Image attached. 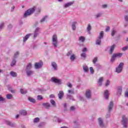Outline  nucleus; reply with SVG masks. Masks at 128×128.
I'll return each instance as SVG.
<instances>
[{"instance_id": "obj_54", "label": "nucleus", "mask_w": 128, "mask_h": 128, "mask_svg": "<svg viewBox=\"0 0 128 128\" xmlns=\"http://www.w3.org/2000/svg\"><path fill=\"white\" fill-rule=\"evenodd\" d=\"M125 96L128 98V88H127L125 92Z\"/></svg>"}, {"instance_id": "obj_55", "label": "nucleus", "mask_w": 128, "mask_h": 128, "mask_svg": "<svg viewBox=\"0 0 128 128\" xmlns=\"http://www.w3.org/2000/svg\"><path fill=\"white\" fill-rule=\"evenodd\" d=\"M79 100H80L82 102H84V97L82 96H79Z\"/></svg>"}, {"instance_id": "obj_2", "label": "nucleus", "mask_w": 128, "mask_h": 128, "mask_svg": "<svg viewBox=\"0 0 128 128\" xmlns=\"http://www.w3.org/2000/svg\"><path fill=\"white\" fill-rule=\"evenodd\" d=\"M104 38V32L102 31L100 32L99 36L97 38L96 41V44L97 46H100V44L102 43V40Z\"/></svg>"}, {"instance_id": "obj_4", "label": "nucleus", "mask_w": 128, "mask_h": 128, "mask_svg": "<svg viewBox=\"0 0 128 128\" xmlns=\"http://www.w3.org/2000/svg\"><path fill=\"white\" fill-rule=\"evenodd\" d=\"M51 82H54V84H57L60 85L62 84V81L60 79L57 78L56 77H52L50 79Z\"/></svg>"}, {"instance_id": "obj_22", "label": "nucleus", "mask_w": 128, "mask_h": 128, "mask_svg": "<svg viewBox=\"0 0 128 128\" xmlns=\"http://www.w3.org/2000/svg\"><path fill=\"white\" fill-rule=\"evenodd\" d=\"M104 96L106 100H108V96H110V92H108V90H105L104 92Z\"/></svg>"}, {"instance_id": "obj_6", "label": "nucleus", "mask_w": 128, "mask_h": 128, "mask_svg": "<svg viewBox=\"0 0 128 128\" xmlns=\"http://www.w3.org/2000/svg\"><path fill=\"white\" fill-rule=\"evenodd\" d=\"M122 53H116L112 54V58L110 60L111 62H114L116 58H122Z\"/></svg>"}, {"instance_id": "obj_58", "label": "nucleus", "mask_w": 128, "mask_h": 128, "mask_svg": "<svg viewBox=\"0 0 128 128\" xmlns=\"http://www.w3.org/2000/svg\"><path fill=\"white\" fill-rule=\"evenodd\" d=\"M110 26H108L106 28L105 32H110Z\"/></svg>"}, {"instance_id": "obj_32", "label": "nucleus", "mask_w": 128, "mask_h": 128, "mask_svg": "<svg viewBox=\"0 0 128 128\" xmlns=\"http://www.w3.org/2000/svg\"><path fill=\"white\" fill-rule=\"evenodd\" d=\"M116 34V30L114 28L112 29L111 32L112 36H114Z\"/></svg>"}, {"instance_id": "obj_28", "label": "nucleus", "mask_w": 128, "mask_h": 128, "mask_svg": "<svg viewBox=\"0 0 128 128\" xmlns=\"http://www.w3.org/2000/svg\"><path fill=\"white\" fill-rule=\"evenodd\" d=\"M66 96H67V98H68L70 100H72L73 102L74 101V97H72V95L67 94Z\"/></svg>"}, {"instance_id": "obj_7", "label": "nucleus", "mask_w": 128, "mask_h": 128, "mask_svg": "<svg viewBox=\"0 0 128 128\" xmlns=\"http://www.w3.org/2000/svg\"><path fill=\"white\" fill-rule=\"evenodd\" d=\"M113 106H114V102H110L109 105L108 106V114L106 116V118H110V112H112V110Z\"/></svg>"}, {"instance_id": "obj_51", "label": "nucleus", "mask_w": 128, "mask_h": 128, "mask_svg": "<svg viewBox=\"0 0 128 128\" xmlns=\"http://www.w3.org/2000/svg\"><path fill=\"white\" fill-rule=\"evenodd\" d=\"M90 74H94V68H92V67H90Z\"/></svg>"}, {"instance_id": "obj_37", "label": "nucleus", "mask_w": 128, "mask_h": 128, "mask_svg": "<svg viewBox=\"0 0 128 128\" xmlns=\"http://www.w3.org/2000/svg\"><path fill=\"white\" fill-rule=\"evenodd\" d=\"M70 60L71 62H74V60H76V55L74 54L71 55Z\"/></svg>"}, {"instance_id": "obj_13", "label": "nucleus", "mask_w": 128, "mask_h": 128, "mask_svg": "<svg viewBox=\"0 0 128 128\" xmlns=\"http://www.w3.org/2000/svg\"><path fill=\"white\" fill-rule=\"evenodd\" d=\"M32 35V34L30 33L26 34L23 38V42H26V40H28L29 38Z\"/></svg>"}, {"instance_id": "obj_17", "label": "nucleus", "mask_w": 128, "mask_h": 128, "mask_svg": "<svg viewBox=\"0 0 128 128\" xmlns=\"http://www.w3.org/2000/svg\"><path fill=\"white\" fill-rule=\"evenodd\" d=\"M98 122L100 126H101V128L104 127V121L102 120V118H98Z\"/></svg>"}, {"instance_id": "obj_9", "label": "nucleus", "mask_w": 128, "mask_h": 128, "mask_svg": "<svg viewBox=\"0 0 128 128\" xmlns=\"http://www.w3.org/2000/svg\"><path fill=\"white\" fill-rule=\"evenodd\" d=\"M127 124H128V118L126 117V116H122V124L124 126V128H127Z\"/></svg>"}, {"instance_id": "obj_8", "label": "nucleus", "mask_w": 128, "mask_h": 128, "mask_svg": "<svg viewBox=\"0 0 128 128\" xmlns=\"http://www.w3.org/2000/svg\"><path fill=\"white\" fill-rule=\"evenodd\" d=\"M85 96L88 100H90L92 98V90L90 89L86 90L85 92Z\"/></svg>"}, {"instance_id": "obj_11", "label": "nucleus", "mask_w": 128, "mask_h": 128, "mask_svg": "<svg viewBox=\"0 0 128 128\" xmlns=\"http://www.w3.org/2000/svg\"><path fill=\"white\" fill-rule=\"evenodd\" d=\"M38 34H40V28H37L35 30V31L34 32V36H33L34 40H36V38H38Z\"/></svg>"}, {"instance_id": "obj_42", "label": "nucleus", "mask_w": 128, "mask_h": 128, "mask_svg": "<svg viewBox=\"0 0 128 128\" xmlns=\"http://www.w3.org/2000/svg\"><path fill=\"white\" fill-rule=\"evenodd\" d=\"M48 18V16H44L42 19L40 20V22L42 23L44 22L46 20V18Z\"/></svg>"}, {"instance_id": "obj_57", "label": "nucleus", "mask_w": 128, "mask_h": 128, "mask_svg": "<svg viewBox=\"0 0 128 128\" xmlns=\"http://www.w3.org/2000/svg\"><path fill=\"white\" fill-rule=\"evenodd\" d=\"M68 106V104L66 103H64V110H66V106Z\"/></svg>"}, {"instance_id": "obj_14", "label": "nucleus", "mask_w": 128, "mask_h": 128, "mask_svg": "<svg viewBox=\"0 0 128 128\" xmlns=\"http://www.w3.org/2000/svg\"><path fill=\"white\" fill-rule=\"evenodd\" d=\"M110 50H109V54H112V52H114V48H116V45L113 44L112 46H109Z\"/></svg>"}, {"instance_id": "obj_5", "label": "nucleus", "mask_w": 128, "mask_h": 128, "mask_svg": "<svg viewBox=\"0 0 128 128\" xmlns=\"http://www.w3.org/2000/svg\"><path fill=\"white\" fill-rule=\"evenodd\" d=\"M124 66V62H120L118 66L116 68V72L117 74H120L122 72Z\"/></svg>"}, {"instance_id": "obj_62", "label": "nucleus", "mask_w": 128, "mask_h": 128, "mask_svg": "<svg viewBox=\"0 0 128 128\" xmlns=\"http://www.w3.org/2000/svg\"><path fill=\"white\" fill-rule=\"evenodd\" d=\"M10 91L12 94H16V90H14L11 89Z\"/></svg>"}, {"instance_id": "obj_24", "label": "nucleus", "mask_w": 128, "mask_h": 128, "mask_svg": "<svg viewBox=\"0 0 128 128\" xmlns=\"http://www.w3.org/2000/svg\"><path fill=\"white\" fill-rule=\"evenodd\" d=\"M83 70H84V72H88V66L86 64L83 66Z\"/></svg>"}, {"instance_id": "obj_27", "label": "nucleus", "mask_w": 128, "mask_h": 128, "mask_svg": "<svg viewBox=\"0 0 128 128\" xmlns=\"http://www.w3.org/2000/svg\"><path fill=\"white\" fill-rule=\"evenodd\" d=\"M28 100L30 102H32V104H36V99L33 98L31 97H28Z\"/></svg>"}, {"instance_id": "obj_46", "label": "nucleus", "mask_w": 128, "mask_h": 128, "mask_svg": "<svg viewBox=\"0 0 128 128\" xmlns=\"http://www.w3.org/2000/svg\"><path fill=\"white\" fill-rule=\"evenodd\" d=\"M110 84V80H107L105 84L106 86H108Z\"/></svg>"}, {"instance_id": "obj_40", "label": "nucleus", "mask_w": 128, "mask_h": 128, "mask_svg": "<svg viewBox=\"0 0 128 128\" xmlns=\"http://www.w3.org/2000/svg\"><path fill=\"white\" fill-rule=\"evenodd\" d=\"M40 122V118H34V124H37V122Z\"/></svg>"}, {"instance_id": "obj_43", "label": "nucleus", "mask_w": 128, "mask_h": 128, "mask_svg": "<svg viewBox=\"0 0 128 128\" xmlns=\"http://www.w3.org/2000/svg\"><path fill=\"white\" fill-rule=\"evenodd\" d=\"M96 62H98V57H95L92 60L94 64H96Z\"/></svg>"}, {"instance_id": "obj_26", "label": "nucleus", "mask_w": 128, "mask_h": 128, "mask_svg": "<svg viewBox=\"0 0 128 128\" xmlns=\"http://www.w3.org/2000/svg\"><path fill=\"white\" fill-rule=\"evenodd\" d=\"M10 74L12 76H13V78H16V76H18V74L16 72H14V71H11L10 72Z\"/></svg>"}, {"instance_id": "obj_19", "label": "nucleus", "mask_w": 128, "mask_h": 128, "mask_svg": "<svg viewBox=\"0 0 128 128\" xmlns=\"http://www.w3.org/2000/svg\"><path fill=\"white\" fill-rule=\"evenodd\" d=\"M86 30L88 34H90V30H92V26H90V24H88Z\"/></svg>"}, {"instance_id": "obj_38", "label": "nucleus", "mask_w": 128, "mask_h": 128, "mask_svg": "<svg viewBox=\"0 0 128 128\" xmlns=\"http://www.w3.org/2000/svg\"><path fill=\"white\" fill-rule=\"evenodd\" d=\"M7 100H12V94H8L6 96Z\"/></svg>"}, {"instance_id": "obj_1", "label": "nucleus", "mask_w": 128, "mask_h": 128, "mask_svg": "<svg viewBox=\"0 0 128 128\" xmlns=\"http://www.w3.org/2000/svg\"><path fill=\"white\" fill-rule=\"evenodd\" d=\"M36 10V8L34 7L32 8H30V9L28 10L24 14V18H27V16H30L31 14H32L34 12V11Z\"/></svg>"}, {"instance_id": "obj_3", "label": "nucleus", "mask_w": 128, "mask_h": 128, "mask_svg": "<svg viewBox=\"0 0 128 128\" xmlns=\"http://www.w3.org/2000/svg\"><path fill=\"white\" fill-rule=\"evenodd\" d=\"M52 44L54 48L58 47V36L54 34L52 38Z\"/></svg>"}, {"instance_id": "obj_31", "label": "nucleus", "mask_w": 128, "mask_h": 128, "mask_svg": "<svg viewBox=\"0 0 128 128\" xmlns=\"http://www.w3.org/2000/svg\"><path fill=\"white\" fill-rule=\"evenodd\" d=\"M6 124H8V126H10L12 127H14L15 126L14 124L10 122V121H6Z\"/></svg>"}, {"instance_id": "obj_12", "label": "nucleus", "mask_w": 128, "mask_h": 128, "mask_svg": "<svg viewBox=\"0 0 128 128\" xmlns=\"http://www.w3.org/2000/svg\"><path fill=\"white\" fill-rule=\"evenodd\" d=\"M43 64H44V63L42 61L38 62H36L35 63V65H34L35 68H36V70L38 68H40L42 66Z\"/></svg>"}, {"instance_id": "obj_20", "label": "nucleus", "mask_w": 128, "mask_h": 128, "mask_svg": "<svg viewBox=\"0 0 128 128\" xmlns=\"http://www.w3.org/2000/svg\"><path fill=\"white\" fill-rule=\"evenodd\" d=\"M117 92L118 94H122V86H119L117 88Z\"/></svg>"}, {"instance_id": "obj_41", "label": "nucleus", "mask_w": 128, "mask_h": 128, "mask_svg": "<svg viewBox=\"0 0 128 128\" xmlns=\"http://www.w3.org/2000/svg\"><path fill=\"white\" fill-rule=\"evenodd\" d=\"M80 56L83 58H86V54L85 52H82Z\"/></svg>"}, {"instance_id": "obj_45", "label": "nucleus", "mask_w": 128, "mask_h": 128, "mask_svg": "<svg viewBox=\"0 0 128 128\" xmlns=\"http://www.w3.org/2000/svg\"><path fill=\"white\" fill-rule=\"evenodd\" d=\"M4 23L2 22L0 24V30H2V28H4Z\"/></svg>"}, {"instance_id": "obj_30", "label": "nucleus", "mask_w": 128, "mask_h": 128, "mask_svg": "<svg viewBox=\"0 0 128 128\" xmlns=\"http://www.w3.org/2000/svg\"><path fill=\"white\" fill-rule=\"evenodd\" d=\"M42 106L46 108H50V103H43Z\"/></svg>"}, {"instance_id": "obj_52", "label": "nucleus", "mask_w": 128, "mask_h": 128, "mask_svg": "<svg viewBox=\"0 0 128 128\" xmlns=\"http://www.w3.org/2000/svg\"><path fill=\"white\" fill-rule=\"evenodd\" d=\"M68 94H74V92L72 90H68Z\"/></svg>"}, {"instance_id": "obj_33", "label": "nucleus", "mask_w": 128, "mask_h": 128, "mask_svg": "<svg viewBox=\"0 0 128 128\" xmlns=\"http://www.w3.org/2000/svg\"><path fill=\"white\" fill-rule=\"evenodd\" d=\"M20 92L22 94H26V92H28V91L26 89H20Z\"/></svg>"}, {"instance_id": "obj_34", "label": "nucleus", "mask_w": 128, "mask_h": 128, "mask_svg": "<svg viewBox=\"0 0 128 128\" xmlns=\"http://www.w3.org/2000/svg\"><path fill=\"white\" fill-rule=\"evenodd\" d=\"M94 66L97 70H101V68H102V66L100 64H94Z\"/></svg>"}, {"instance_id": "obj_53", "label": "nucleus", "mask_w": 128, "mask_h": 128, "mask_svg": "<svg viewBox=\"0 0 128 128\" xmlns=\"http://www.w3.org/2000/svg\"><path fill=\"white\" fill-rule=\"evenodd\" d=\"M67 86L70 88H72V84H70V82L67 83Z\"/></svg>"}, {"instance_id": "obj_23", "label": "nucleus", "mask_w": 128, "mask_h": 128, "mask_svg": "<svg viewBox=\"0 0 128 128\" xmlns=\"http://www.w3.org/2000/svg\"><path fill=\"white\" fill-rule=\"evenodd\" d=\"M74 4V2H68L64 4V8H68V6H72Z\"/></svg>"}, {"instance_id": "obj_64", "label": "nucleus", "mask_w": 128, "mask_h": 128, "mask_svg": "<svg viewBox=\"0 0 128 128\" xmlns=\"http://www.w3.org/2000/svg\"><path fill=\"white\" fill-rule=\"evenodd\" d=\"M50 98H54V95L52 94H50Z\"/></svg>"}, {"instance_id": "obj_15", "label": "nucleus", "mask_w": 128, "mask_h": 128, "mask_svg": "<svg viewBox=\"0 0 128 128\" xmlns=\"http://www.w3.org/2000/svg\"><path fill=\"white\" fill-rule=\"evenodd\" d=\"M76 24H78L76 22H72L71 26L72 30H76Z\"/></svg>"}, {"instance_id": "obj_35", "label": "nucleus", "mask_w": 128, "mask_h": 128, "mask_svg": "<svg viewBox=\"0 0 128 128\" xmlns=\"http://www.w3.org/2000/svg\"><path fill=\"white\" fill-rule=\"evenodd\" d=\"M102 80H104V78L102 77H101L98 81V86H102Z\"/></svg>"}, {"instance_id": "obj_21", "label": "nucleus", "mask_w": 128, "mask_h": 128, "mask_svg": "<svg viewBox=\"0 0 128 128\" xmlns=\"http://www.w3.org/2000/svg\"><path fill=\"white\" fill-rule=\"evenodd\" d=\"M58 97L60 100H62V98L64 97V91H60L59 94H58Z\"/></svg>"}, {"instance_id": "obj_47", "label": "nucleus", "mask_w": 128, "mask_h": 128, "mask_svg": "<svg viewBox=\"0 0 128 128\" xmlns=\"http://www.w3.org/2000/svg\"><path fill=\"white\" fill-rule=\"evenodd\" d=\"M50 102L52 104V106H56V102L54 100H50Z\"/></svg>"}, {"instance_id": "obj_60", "label": "nucleus", "mask_w": 128, "mask_h": 128, "mask_svg": "<svg viewBox=\"0 0 128 128\" xmlns=\"http://www.w3.org/2000/svg\"><path fill=\"white\" fill-rule=\"evenodd\" d=\"M126 50H128V46H126L125 47H124L122 48V50H123V51Z\"/></svg>"}, {"instance_id": "obj_63", "label": "nucleus", "mask_w": 128, "mask_h": 128, "mask_svg": "<svg viewBox=\"0 0 128 128\" xmlns=\"http://www.w3.org/2000/svg\"><path fill=\"white\" fill-rule=\"evenodd\" d=\"M76 110V108H74V106H72L70 107V110Z\"/></svg>"}, {"instance_id": "obj_56", "label": "nucleus", "mask_w": 128, "mask_h": 128, "mask_svg": "<svg viewBox=\"0 0 128 128\" xmlns=\"http://www.w3.org/2000/svg\"><path fill=\"white\" fill-rule=\"evenodd\" d=\"M124 20L125 22H128V15H126L124 16Z\"/></svg>"}, {"instance_id": "obj_18", "label": "nucleus", "mask_w": 128, "mask_h": 128, "mask_svg": "<svg viewBox=\"0 0 128 128\" xmlns=\"http://www.w3.org/2000/svg\"><path fill=\"white\" fill-rule=\"evenodd\" d=\"M19 114L21 116H26L28 114V112L26 110H20L19 111Z\"/></svg>"}, {"instance_id": "obj_25", "label": "nucleus", "mask_w": 128, "mask_h": 128, "mask_svg": "<svg viewBox=\"0 0 128 128\" xmlns=\"http://www.w3.org/2000/svg\"><path fill=\"white\" fill-rule=\"evenodd\" d=\"M26 73L28 76H32V74H34V71H32L30 70H26Z\"/></svg>"}, {"instance_id": "obj_16", "label": "nucleus", "mask_w": 128, "mask_h": 128, "mask_svg": "<svg viewBox=\"0 0 128 128\" xmlns=\"http://www.w3.org/2000/svg\"><path fill=\"white\" fill-rule=\"evenodd\" d=\"M51 66L54 68V70H58V64L54 62H52Z\"/></svg>"}, {"instance_id": "obj_48", "label": "nucleus", "mask_w": 128, "mask_h": 128, "mask_svg": "<svg viewBox=\"0 0 128 128\" xmlns=\"http://www.w3.org/2000/svg\"><path fill=\"white\" fill-rule=\"evenodd\" d=\"M0 102H6V99L0 96Z\"/></svg>"}, {"instance_id": "obj_50", "label": "nucleus", "mask_w": 128, "mask_h": 128, "mask_svg": "<svg viewBox=\"0 0 128 128\" xmlns=\"http://www.w3.org/2000/svg\"><path fill=\"white\" fill-rule=\"evenodd\" d=\"M101 16H102V14L99 13L98 14H96L95 17L96 18H100Z\"/></svg>"}, {"instance_id": "obj_44", "label": "nucleus", "mask_w": 128, "mask_h": 128, "mask_svg": "<svg viewBox=\"0 0 128 128\" xmlns=\"http://www.w3.org/2000/svg\"><path fill=\"white\" fill-rule=\"evenodd\" d=\"M37 98L38 100H42L44 99V98H42V95H38L37 96Z\"/></svg>"}, {"instance_id": "obj_59", "label": "nucleus", "mask_w": 128, "mask_h": 128, "mask_svg": "<svg viewBox=\"0 0 128 128\" xmlns=\"http://www.w3.org/2000/svg\"><path fill=\"white\" fill-rule=\"evenodd\" d=\"M102 8H108V5L106 4H103L102 5Z\"/></svg>"}, {"instance_id": "obj_10", "label": "nucleus", "mask_w": 128, "mask_h": 128, "mask_svg": "<svg viewBox=\"0 0 128 128\" xmlns=\"http://www.w3.org/2000/svg\"><path fill=\"white\" fill-rule=\"evenodd\" d=\"M18 52H17L15 53L14 55V58L12 60V62L11 63V66H15L16 64V58H18V56L19 54Z\"/></svg>"}, {"instance_id": "obj_36", "label": "nucleus", "mask_w": 128, "mask_h": 128, "mask_svg": "<svg viewBox=\"0 0 128 128\" xmlns=\"http://www.w3.org/2000/svg\"><path fill=\"white\" fill-rule=\"evenodd\" d=\"M30 68H32V64L29 63L26 67V70H30Z\"/></svg>"}, {"instance_id": "obj_49", "label": "nucleus", "mask_w": 128, "mask_h": 128, "mask_svg": "<svg viewBox=\"0 0 128 128\" xmlns=\"http://www.w3.org/2000/svg\"><path fill=\"white\" fill-rule=\"evenodd\" d=\"M72 54V51L70 50L66 54L67 56H70Z\"/></svg>"}, {"instance_id": "obj_29", "label": "nucleus", "mask_w": 128, "mask_h": 128, "mask_svg": "<svg viewBox=\"0 0 128 128\" xmlns=\"http://www.w3.org/2000/svg\"><path fill=\"white\" fill-rule=\"evenodd\" d=\"M54 122H62V120L60 118H58V117H54Z\"/></svg>"}, {"instance_id": "obj_39", "label": "nucleus", "mask_w": 128, "mask_h": 128, "mask_svg": "<svg viewBox=\"0 0 128 128\" xmlns=\"http://www.w3.org/2000/svg\"><path fill=\"white\" fill-rule=\"evenodd\" d=\"M79 40L80 42H84L86 40V38L83 36H80V37H79Z\"/></svg>"}, {"instance_id": "obj_61", "label": "nucleus", "mask_w": 128, "mask_h": 128, "mask_svg": "<svg viewBox=\"0 0 128 128\" xmlns=\"http://www.w3.org/2000/svg\"><path fill=\"white\" fill-rule=\"evenodd\" d=\"M86 50H88V49L86 48H84L82 49V52H86Z\"/></svg>"}]
</instances>
